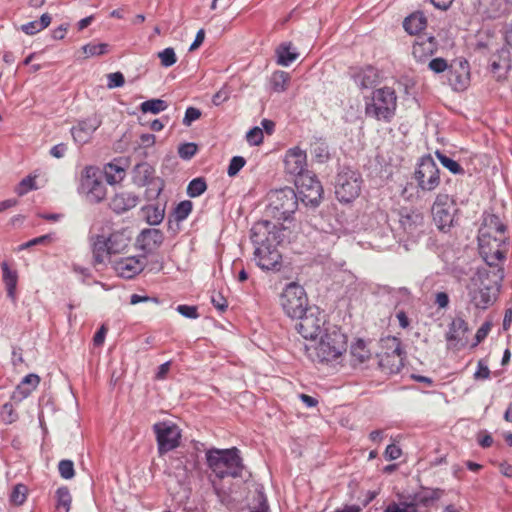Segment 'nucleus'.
<instances>
[{
	"mask_svg": "<svg viewBox=\"0 0 512 512\" xmlns=\"http://www.w3.org/2000/svg\"><path fill=\"white\" fill-rule=\"evenodd\" d=\"M245 163L246 160L242 156L232 157L227 169V174L230 177L236 176L239 173V171L244 167Z\"/></svg>",
	"mask_w": 512,
	"mask_h": 512,
	"instance_id": "54",
	"label": "nucleus"
},
{
	"mask_svg": "<svg viewBox=\"0 0 512 512\" xmlns=\"http://www.w3.org/2000/svg\"><path fill=\"white\" fill-rule=\"evenodd\" d=\"M193 204L189 200L181 201L174 209L173 216L177 222L185 220L192 211Z\"/></svg>",
	"mask_w": 512,
	"mask_h": 512,
	"instance_id": "45",
	"label": "nucleus"
},
{
	"mask_svg": "<svg viewBox=\"0 0 512 512\" xmlns=\"http://www.w3.org/2000/svg\"><path fill=\"white\" fill-rule=\"evenodd\" d=\"M145 256H131L121 258L114 263L115 272L122 278L131 279L143 271Z\"/></svg>",
	"mask_w": 512,
	"mask_h": 512,
	"instance_id": "16",
	"label": "nucleus"
},
{
	"mask_svg": "<svg viewBox=\"0 0 512 512\" xmlns=\"http://www.w3.org/2000/svg\"><path fill=\"white\" fill-rule=\"evenodd\" d=\"M1 416L3 420L6 421L7 423H13L18 418V415L13 409V405L11 403H5L2 406Z\"/></svg>",
	"mask_w": 512,
	"mask_h": 512,
	"instance_id": "60",
	"label": "nucleus"
},
{
	"mask_svg": "<svg viewBox=\"0 0 512 512\" xmlns=\"http://www.w3.org/2000/svg\"><path fill=\"white\" fill-rule=\"evenodd\" d=\"M295 319H298L295 329L305 339L315 340L327 327L326 315L317 307H310Z\"/></svg>",
	"mask_w": 512,
	"mask_h": 512,
	"instance_id": "9",
	"label": "nucleus"
},
{
	"mask_svg": "<svg viewBox=\"0 0 512 512\" xmlns=\"http://www.w3.org/2000/svg\"><path fill=\"white\" fill-rule=\"evenodd\" d=\"M51 19L52 18L48 13H44L39 20L23 24L21 26V30L27 35H34L48 27L51 23Z\"/></svg>",
	"mask_w": 512,
	"mask_h": 512,
	"instance_id": "33",
	"label": "nucleus"
},
{
	"mask_svg": "<svg viewBox=\"0 0 512 512\" xmlns=\"http://www.w3.org/2000/svg\"><path fill=\"white\" fill-rule=\"evenodd\" d=\"M146 218L150 225H158L164 218V209L159 207H147Z\"/></svg>",
	"mask_w": 512,
	"mask_h": 512,
	"instance_id": "52",
	"label": "nucleus"
},
{
	"mask_svg": "<svg viewBox=\"0 0 512 512\" xmlns=\"http://www.w3.org/2000/svg\"><path fill=\"white\" fill-rule=\"evenodd\" d=\"M382 351H389V354L405 353L401 347V341L399 338L389 336L381 339Z\"/></svg>",
	"mask_w": 512,
	"mask_h": 512,
	"instance_id": "44",
	"label": "nucleus"
},
{
	"mask_svg": "<svg viewBox=\"0 0 512 512\" xmlns=\"http://www.w3.org/2000/svg\"><path fill=\"white\" fill-rule=\"evenodd\" d=\"M428 68L433 71L436 74L443 73L444 71L448 70L449 65L447 60L444 58L438 57L433 58L428 63Z\"/></svg>",
	"mask_w": 512,
	"mask_h": 512,
	"instance_id": "57",
	"label": "nucleus"
},
{
	"mask_svg": "<svg viewBox=\"0 0 512 512\" xmlns=\"http://www.w3.org/2000/svg\"><path fill=\"white\" fill-rule=\"evenodd\" d=\"M164 234L161 230L155 228H148L141 231L137 237V242L140 244L142 250L146 253H151L163 243Z\"/></svg>",
	"mask_w": 512,
	"mask_h": 512,
	"instance_id": "20",
	"label": "nucleus"
},
{
	"mask_svg": "<svg viewBox=\"0 0 512 512\" xmlns=\"http://www.w3.org/2000/svg\"><path fill=\"white\" fill-rule=\"evenodd\" d=\"M207 189V183L204 177H197L191 180L187 186V195L196 198L202 195Z\"/></svg>",
	"mask_w": 512,
	"mask_h": 512,
	"instance_id": "42",
	"label": "nucleus"
},
{
	"mask_svg": "<svg viewBox=\"0 0 512 512\" xmlns=\"http://www.w3.org/2000/svg\"><path fill=\"white\" fill-rule=\"evenodd\" d=\"M230 90L227 86H223L217 93L214 94L212 102L215 106H219L230 98Z\"/></svg>",
	"mask_w": 512,
	"mask_h": 512,
	"instance_id": "63",
	"label": "nucleus"
},
{
	"mask_svg": "<svg viewBox=\"0 0 512 512\" xmlns=\"http://www.w3.org/2000/svg\"><path fill=\"white\" fill-rule=\"evenodd\" d=\"M444 494V490L440 488H423L420 492L409 496L407 499L416 511L428 512Z\"/></svg>",
	"mask_w": 512,
	"mask_h": 512,
	"instance_id": "15",
	"label": "nucleus"
},
{
	"mask_svg": "<svg viewBox=\"0 0 512 512\" xmlns=\"http://www.w3.org/2000/svg\"><path fill=\"white\" fill-rule=\"evenodd\" d=\"M263 130L259 127H253L246 134V140L250 145L257 146L263 142Z\"/></svg>",
	"mask_w": 512,
	"mask_h": 512,
	"instance_id": "55",
	"label": "nucleus"
},
{
	"mask_svg": "<svg viewBox=\"0 0 512 512\" xmlns=\"http://www.w3.org/2000/svg\"><path fill=\"white\" fill-rule=\"evenodd\" d=\"M456 206L454 200L448 194L439 193L434 201L432 210Z\"/></svg>",
	"mask_w": 512,
	"mask_h": 512,
	"instance_id": "56",
	"label": "nucleus"
},
{
	"mask_svg": "<svg viewBox=\"0 0 512 512\" xmlns=\"http://www.w3.org/2000/svg\"><path fill=\"white\" fill-rule=\"evenodd\" d=\"M277 57V64L281 66H289L298 57L299 53L293 47L291 42H282L275 50Z\"/></svg>",
	"mask_w": 512,
	"mask_h": 512,
	"instance_id": "26",
	"label": "nucleus"
},
{
	"mask_svg": "<svg viewBox=\"0 0 512 512\" xmlns=\"http://www.w3.org/2000/svg\"><path fill=\"white\" fill-rule=\"evenodd\" d=\"M438 43L433 36L418 37L412 46V54L419 63H425L436 51Z\"/></svg>",
	"mask_w": 512,
	"mask_h": 512,
	"instance_id": "19",
	"label": "nucleus"
},
{
	"mask_svg": "<svg viewBox=\"0 0 512 512\" xmlns=\"http://www.w3.org/2000/svg\"><path fill=\"white\" fill-rule=\"evenodd\" d=\"M27 498V487L23 484H17L14 486L11 494H10V501L14 505H22Z\"/></svg>",
	"mask_w": 512,
	"mask_h": 512,
	"instance_id": "47",
	"label": "nucleus"
},
{
	"mask_svg": "<svg viewBox=\"0 0 512 512\" xmlns=\"http://www.w3.org/2000/svg\"><path fill=\"white\" fill-rule=\"evenodd\" d=\"M40 382V377L36 374L26 375L21 383L17 386L16 393L22 398L28 397L35 390Z\"/></svg>",
	"mask_w": 512,
	"mask_h": 512,
	"instance_id": "32",
	"label": "nucleus"
},
{
	"mask_svg": "<svg viewBox=\"0 0 512 512\" xmlns=\"http://www.w3.org/2000/svg\"><path fill=\"white\" fill-rule=\"evenodd\" d=\"M161 65L163 67H171L177 61V56L173 48L168 47L158 53Z\"/></svg>",
	"mask_w": 512,
	"mask_h": 512,
	"instance_id": "51",
	"label": "nucleus"
},
{
	"mask_svg": "<svg viewBox=\"0 0 512 512\" xmlns=\"http://www.w3.org/2000/svg\"><path fill=\"white\" fill-rule=\"evenodd\" d=\"M503 278V268H496L495 271H489L486 267L478 268L466 287L470 303L478 309H487L496 300Z\"/></svg>",
	"mask_w": 512,
	"mask_h": 512,
	"instance_id": "2",
	"label": "nucleus"
},
{
	"mask_svg": "<svg viewBox=\"0 0 512 512\" xmlns=\"http://www.w3.org/2000/svg\"><path fill=\"white\" fill-rule=\"evenodd\" d=\"M361 175L349 168L342 169L336 177L335 194L343 203H349L357 198L361 191Z\"/></svg>",
	"mask_w": 512,
	"mask_h": 512,
	"instance_id": "8",
	"label": "nucleus"
},
{
	"mask_svg": "<svg viewBox=\"0 0 512 512\" xmlns=\"http://www.w3.org/2000/svg\"><path fill=\"white\" fill-rule=\"evenodd\" d=\"M102 121L99 116L93 115L78 122L71 129V134L75 142L79 144L87 143L93 133L100 127Z\"/></svg>",
	"mask_w": 512,
	"mask_h": 512,
	"instance_id": "17",
	"label": "nucleus"
},
{
	"mask_svg": "<svg viewBox=\"0 0 512 512\" xmlns=\"http://www.w3.org/2000/svg\"><path fill=\"white\" fill-rule=\"evenodd\" d=\"M355 83L361 89H368L374 87L378 82V71L372 66L361 68L352 75Z\"/></svg>",
	"mask_w": 512,
	"mask_h": 512,
	"instance_id": "25",
	"label": "nucleus"
},
{
	"mask_svg": "<svg viewBox=\"0 0 512 512\" xmlns=\"http://www.w3.org/2000/svg\"><path fill=\"white\" fill-rule=\"evenodd\" d=\"M253 500L255 504L250 512H269L268 500L262 490H256Z\"/></svg>",
	"mask_w": 512,
	"mask_h": 512,
	"instance_id": "46",
	"label": "nucleus"
},
{
	"mask_svg": "<svg viewBox=\"0 0 512 512\" xmlns=\"http://www.w3.org/2000/svg\"><path fill=\"white\" fill-rule=\"evenodd\" d=\"M106 238L109 243L110 253L112 254L123 253L131 241V237L125 230L115 231Z\"/></svg>",
	"mask_w": 512,
	"mask_h": 512,
	"instance_id": "27",
	"label": "nucleus"
},
{
	"mask_svg": "<svg viewBox=\"0 0 512 512\" xmlns=\"http://www.w3.org/2000/svg\"><path fill=\"white\" fill-rule=\"evenodd\" d=\"M155 178V169L147 162H140L132 169V182L137 187H144Z\"/></svg>",
	"mask_w": 512,
	"mask_h": 512,
	"instance_id": "23",
	"label": "nucleus"
},
{
	"mask_svg": "<svg viewBox=\"0 0 512 512\" xmlns=\"http://www.w3.org/2000/svg\"><path fill=\"white\" fill-rule=\"evenodd\" d=\"M54 240L53 234H46L42 235L40 237L33 238L29 240L28 242L22 244L20 246V249H26L35 245H46L48 243H51Z\"/></svg>",
	"mask_w": 512,
	"mask_h": 512,
	"instance_id": "58",
	"label": "nucleus"
},
{
	"mask_svg": "<svg viewBox=\"0 0 512 512\" xmlns=\"http://www.w3.org/2000/svg\"><path fill=\"white\" fill-rule=\"evenodd\" d=\"M145 186H147V189L145 190V198L148 201H152L157 199L163 191L164 181L160 177H157Z\"/></svg>",
	"mask_w": 512,
	"mask_h": 512,
	"instance_id": "43",
	"label": "nucleus"
},
{
	"mask_svg": "<svg viewBox=\"0 0 512 512\" xmlns=\"http://www.w3.org/2000/svg\"><path fill=\"white\" fill-rule=\"evenodd\" d=\"M468 331L467 322L461 318L457 317L452 320L449 325V330L446 334L447 341H460L465 333Z\"/></svg>",
	"mask_w": 512,
	"mask_h": 512,
	"instance_id": "30",
	"label": "nucleus"
},
{
	"mask_svg": "<svg viewBox=\"0 0 512 512\" xmlns=\"http://www.w3.org/2000/svg\"><path fill=\"white\" fill-rule=\"evenodd\" d=\"M397 96L394 89L383 87L373 91L372 97L365 104V114L378 121L389 123L395 116Z\"/></svg>",
	"mask_w": 512,
	"mask_h": 512,
	"instance_id": "4",
	"label": "nucleus"
},
{
	"mask_svg": "<svg viewBox=\"0 0 512 512\" xmlns=\"http://www.w3.org/2000/svg\"><path fill=\"white\" fill-rule=\"evenodd\" d=\"M269 204L266 214L279 223L269 220L256 222L250 233V239L254 246V259L262 270L280 271L282 267V255L278 245L282 241L281 221L291 218L298 207V197L294 189L284 187L272 190L268 193Z\"/></svg>",
	"mask_w": 512,
	"mask_h": 512,
	"instance_id": "1",
	"label": "nucleus"
},
{
	"mask_svg": "<svg viewBox=\"0 0 512 512\" xmlns=\"http://www.w3.org/2000/svg\"><path fill=\"white\" fill-rule=\"evenodd\" d=\"M209 468L219 478L238 477L243 470L242 458L236 447L230 449H210L206 452Z\"/></svg>",
	"mask_w": 512,
	"mask_h": 512,
	"instance_id": "3",
	"label": "nucleus"
},
{
	"mask_svg": "<svg viewBox=\"0 0 512 512\" xmlns=\"http://www.w3.org/2000/svg\"><path fill=\"white\" fill-rule=\"evenodd\" d=\"M140 198L137 194L128 191L115 193L109 200L110 209L120 215L138 205Z\"/></svg>",
	"mask_w": 512,
	"mask_h": 512,
	"instance_id": "18",
	"label": "nucleus"
},
{
	"mask_svg": "<svg viewBox=\"0 0 512 512\" xmlns=\"http://www.w3.org/2000/svg\"><path fill=\"white\" fill-rule=\"evenodd\" d=\"M460 66L463 70V74H457L451 69L449 70V80L456 90L464 89L469 81L468 62H460Z\"/></svg>",
	"mask_w": 512,
	"mask_h": 512,
	"instance_id": "34",
	"label": "nucleus"
},
{
	"mask_svg": "<svg viewBox=\"0 0 512 512\" xmlns=\"http://www.w3.org/2000/svg\"><path fill=\"white\" fill-rule=\"evenodd\" d=\"M108 44L106 43H99V44H93L88 43L82 47L83 52L87 56H100L107 52Z\"/></svg>",
	"mask_w": 512,
	"mask_h": 512,
	"instance_id": "53",
	"label": "nucleus"
},
{
	"mask_svg": "<svg viewBox=\"0 0 512 512\" xmlns=\"http://www.w3.org/2000/svg\"><path fill=\"white\" fill-rule=\"evenodd\" d=\"M58 471L63 479L69 480L75 476L74 463L71 460L63 459L58 463Z\"/></svg>",
	"mask_w": 512,
	"mask_h": 512,
	"instance_id": "48",
	"label": "nucleus"
},
{
	"mask_svg": "<svg viewBox=\"0 0 512 512\" xmlns=\"http://www.w3.org/2000/svg\"><path fill=\"white\" fill-rule=\"evenodd\" d=\"M201 117V111L195 107H188L186 109L183 124L189 127L194 121L198 120Z\"/></svg>",
	"mask_w": 512,
	"mask_h": 512,
	"instance_id": "62",
	"label": "nucleus"
},
{
	"mask_svg": "<svg viewBox=\"0 0 512 512\" xmlns=\"http://www.w3.org/2000/svg\"><path fill=\"white\" fill-rule=\"evenodd\" d=\"M290 81V75L285 71H275L271 77L272 89L275 92H284L287 89V84Z\"/></svg>",
	"mask_w": 512,
	"mask_h": 512,
	"instance_id": "40",
	"label": "nucleus"
},
{
	"mask_svg": "<svg viewBox=\"0 0 512 512\" xmlns=\"http://www.w3.org/2000/svg\"><path fill=\"white\" fill-rule=\"evenodd\" d=\"M351 356L354 362L358 364H362L366 362L371 354L367 349L365 342L362 339L357 340L350 349Z\"/></svg>",
	"mask_w": 512,
	"mask_h": 512,
	"instance_id": "37",
	"label": "nucleus"
},
{
	"mask_svg": "<svg viewBox=\"0 0 512 512\" xmlns=\"http://www.w3.org/2000/svg\"><path fill=\"white\" fill-rule=\"evenodd\" d=\"M125 168L117 162L108 163L105 166V177L109 184L113 185L123 180Z\"/></svg>",
	"mask_w": 512,
	"mask_h": 512,
	"instance_id": "35",
	"label": "nucleus"
},
{
	"mask_svg": "<svg viewBox=\"0 0 512 512\" xmlns=\"http://www.w3.org/2000/svg\"><path fill=\"white\" fill-rule=\"evenodd\" d=\"M295 183L303 203L313 207L320 204L324 191L321 182L315 175H311V173L304 175V177L296 179Z\"/></svg>",
	"mask_w": 512,
	"mask_h": 512,
	"instance_id": "13",
	"label": "nucleus"
},
{
	"mask_svg": "<svg viewBox=\"0 0 512 512\" xmlns=\"http://www.w3.org/2000/svg\"><path fill=\"white\" fill-rule=\"evenodd\" d=\"M427 25V19L423 12L416 11L406 17L403 21V27L406 32L411 35L418 34L425 29Z\"/></svg>",
	"mask_w": 512,
	"mask_h": 512,
	"instance_id": "28",
	"label": "nucleus"
},
{
	"mask_svg": "<svg viewBox=\"0 0 512 512\" xmlns=\"http://www.w3.org/2000/svg\"><path fill=\"white\" fill-rule=\"evenodd\" d=\"M347 337L336 325L328 324L315 347L317 360L321 363L331 362L346 351Z\"/></svg>",
	"mask_w": 512,
	"mask_h": 512,
	"instance_id": "5",
	"label": "nucleus"
},
{
	"mask_svg": "<svg viewBox=\"0 0 512 512\" xmlns=\"http://www.w3.org/2000/svg\"><path fill=\"white\" fill-rule=\"evenodd\" d=\"M285 170L288 174L300 179L304 175L310 174L307 170V155L306 152L299 149H290L284 159Z\"/></svg>",
	"mask_w": 512,
	"mask_h": 512,
	"instance_id": "14",
	"label": "nucleus"
},
{
	"mask_svg": "<svg viewBox=\"0 0 512 512\" xmlns=\"http://www.w3.org/2000/svg\"><path fill=\"white\" fill-rule=\"evenodd\" d=\"M56 510L57 512H69L72 496L69 489L66 486L59 487L56 491Z\"/></svg>",
	"mask_w": 512,
	"mask_h": 512,
	"instance_id": "38",
	"label": "nucleus"
},
{
	"mask_svg": "<svg viewBox=\"0 0 512 512\" xmlns=\"http://www.w3.org/2000/svg\"><path fill=\"white\" fill-rule=\"evenodd\" d=\"M168 107V104L166 101L162 99H150L147 101H144L140 105V110L143 113H152V114H158L164 110H166Z\"/></svg>",
	"mask_w": 512,
	"mask_h": 512,
	"instance_id": "41",
	"label": "nucleus"
},
{
	"mask_svg": "<svg viewBox=\"0 0 512 512\" xmlns=\"http://www.w3.org/2000/svg\"><path fill=\"white\" fill-rule=\"evenodd\" d=\"M506 229V225L502 223L501 219L497 215L491 214L485 218L484 227L480 230L490 232L491 235H496L498 237H505L504 233Z\"/></svg>",
	"mask_w": 512,
	"mask_h": 512,
	"instance_id": "31",
	"label": "nucleus"
},
{
	"mask_svg": "<svg viewBox=\"0 0 512 512\" xmlns=\"http://www.w3.org/2000/svg\"><path fill=\"white\" fill-rule=\"evenodd\" d=\"M421 191H433L440 184V170L431 155L421 157L414 173Z\"/></svg>",
	"mask_w": 512,
	"mask_h": 512,
	"instance_id": "11",
	"label": "nucleus"
},
{
	"mask_svg": "<svg viewBox=\"0 0 512 512\" xmlns=\"http://www.w3.org/2000/svg\"><path fill=\"white\" fill-rule=\"evenodd\" d=\"M457 212L456 206L432 210L433 220L438 229L443 232L449 231L454 225Z\"/></svg>",
	"mask_w": 512,
	"mask_h": 512,
	"instance_id": "22",
	"label": "nucleus"
},
{
	"mask_svg": "<svg viewBox=\"0 0 512 512\" xmlns=\"http://www.w3.org/2000/svg\"><path fill=\"white\" fill-rule=\"evenodd\" d=\"M310 154L317 162L324 163L329 158L326 142L321 139H315L310 144Z\"/></svg>",
	"mask_w": 512,
	"mask_h": 512,
	"instance_id": "36",
	"label": "nucleus"
},
{
	"mask_svg": "<svg viewBox=\"0 0 512 512\" xmlns=\"http://www.w3.org/2000/svg\"><path fill=\"white\" fill-rule=\"evenodd\" d=\"M405 353L389 354V351H382L379 355V366L387 374H397L404 366Z\"/></svg>",
	"mask_w": 512,
	"mask_h": 512,
	"instance_id": "21",
	"label": "nucleus"
},
{
	"mask_svg": "<svg viewBox=\"0 0 512 512\" xmlns=\"http://www.w3.org/2000/svg\"><path fill=\"white\" fill-rule=\"evenodd\" d=\"M108 83L107 87L109 89L121 87L125 83L124 75L121 72H114L107 75Z\"/></svg>",
	"mask_w": 512,
	"mask_h": 512,
	"instance_id": "61",
	"label": "nucleus"
},
{
	"mask_svg": "<svg viewBox=\"0 0 512 512\" xmlns=\"http://www.w3.org/2000/svg\"><path fill=\"white\" fill-rule=\"evenodd\" d=\"M435 155L438 158V160L440 161V163L446 169H448L451 173H453L455 175H464L465 174L464 168L457 161L453 160L452 158L448 157L447 155H445L444 153H442L440 151H436Z\"/></svg>",
	"mask_w": 512,
	"mask_h": 512,
	"instance_id": "39",
	"label": "nucleus"
},
{
	"mask_svg": "<svg viewBox=\"0 0 512 512\" xmlns=\"http://www.w3.org/2000/svg\"><path fill=\"white\" fill-rule=\"evenodd\" d=\"M198 151V146L195 143H183L178 147V155L183 160H190Z\"/></svg>",
	"mask_w": 512,
	"mask_h": 512,
	"instance_id": "50",
	"label": "nucleus"
},
{
	"mask_svg": "<svg viewBox=\"0 0 512 512\" xmlns=\"http://www.w3.org/2000/svg\"><path fill=\"white\" fill-rule=\"evenodd\" d=\"M79 191L86 195L90 203H100L106 197V186L101 180L98 168L87 166L81 173Z\"/></svg>",
	"mask_w": 512,
	"mask_h": 512,
	"instance_id": "10",
	"label": "nucleus"
},
{
	"mask_svg": "<svg viewBox=\"0 0 512 512\" xmlns=\"http://www.w3.org/2000/svg\"><path fill=\"white\" fill-rule=\"evenodd\" d=\"M176 310L182 316L189 319H196L199 317L197 306L181 304L177 306Z\"/></svg>",
	"mask_w": 512,
	"mask_h": 512,
	"instance_id": "59",
	"label": "nucleus"
},
{
	"mask_svg": "<svg viewBox=\"0 0 512 512\" xmlns=\"http://www.w3.org/2000/svg\"><path fill=\"white\" fill-rule=\"evenodd\" d=\"M36 189L35 186V177L27 176L19 184V194L23 195L27 193L29 190Z\"/></svg>",
	"mask_w": 512,
	"mask_h": 512,
	"instance_id": "64",
	"label": "nucleus"
},
{
	"mask_svg": "<svg viewBox=\"0 0 512 512\" xmlns=\"http://www.w3.org/2000/svg\"><path fill=\"white\" fill-rule=\"evenodd\" d=\"M153 431L156 435L159 455H164L179 446L181 431L176 424L158 422L153 425Z\"/></svg>",
	"mask_w": 512,
	"mask_h": 512,
	"instance_id": "12",
	"label": "nucleus"
},
{
	"mask_svg": "<svg viewBox=\"0 0 512 512\" xmlns=\"http://www.w3.org/2000/svg\"><path fill=\"white\" fill-rule=\"evenodd\" d=\"M479 251L489 271L503 268L502 263L507 253V238L491 235L484 230L479 231Z\"/></svg>",
	"mask_w": 512,
	"mask_h": 512,
	"instance_id": "6",
	"label": "nucleus"
},
{
	"mask_svg": "<svg viewBox=\"0 0 512 512\" xmlns=\"http://www.w3.org/2000/svg\"><path fill=\"white\" fill-rule=\"evenodd\" d=\"M384 512H422V511H416L412 505L410 504L409 500L406 499L405 501L400 502H391L389 503L386 508L384 509Z\"/></svg>",
	"mask_w": 512,
	"mask_h": 512,
	"instance_id": "49",
	"label": "nucleus"
},
{
	"mask_svg": "<svg viewBox=\"0 0 512 512\" xmlns=\"http://www.w3.org/2000/svg\"><path fill=\"white\" fill-rule=\"evenodd\" d=\"M92 254L94 266L103 265L110 253L109 243L104 235H96L92 237Z\"/></svg>",
	"mask_w": 512,
	"mask_h": 512,
	"instance_id": "24",
	"label": "nucleus"
},
{
	"mask_svg": "<svg viewBox=\"0 0 512 512\" xmlns=\"http://www.w3.org/2000/svg\"><path fill=\"white\" fill-rule=\"evenodd\" d=\"M2 278L7 288V295L12 300L16 299L15 291L18 281V275L15 270H11L6 262L1 264Z\"/></svg>",
	"mask_w": 512,
	"mask_h": 512,
	"instance_id": "29",
	"label": "nucleus"
},
{
	"mask_svg": "<svg viewBox=\"0 0 512 512\" xmlns=\"http://www.w3.org/2000/svg\"><path fill=\"white\" fill-rule=\"evenodd\" d=\"M280 305L290 318L299 317L310 308L304 288L295 282L287 284L284 288L280 295Z\"/></svg>",
	"mask_w": 512,
	"mask_h": 512,
	"instance_id": "7",
	"label": "nucleus"
}]
</instances>
